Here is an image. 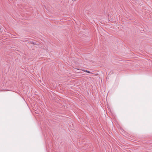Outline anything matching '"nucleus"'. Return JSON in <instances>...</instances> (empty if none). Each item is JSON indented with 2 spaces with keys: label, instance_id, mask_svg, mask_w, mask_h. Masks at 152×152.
Wrapping results in <instances>:
<instances>
[{
  "label": "nucleus",
  "instance_id": "obj_1",
  "mask_svg": "<svg viewBox=\"0 0 152 152\" xmlns=\"http://www.w3.org/2000/svg\"><path fill=\"white\" fill-rule=\"evenodd\" d=\"M84 72H87V73H89L90 74H92V73L91 72H90L89 71H88V70H82Z\"/></svg>",
  "mask_w": 152,
  "mask_h": 152
},
{
  "label": "nucleus",
  "instance_id": "obj_2",
  "mask_svg": "<svg viewBox=\"0 0 152 152\" xmlns=\"http://www.w3.org/2000/svg\"><path fill=\"white\" fill-rule=\"evenodd\" d=\"M31 44H33V45H38V44H36V42H31Z\"/></svg>",
  "mask_w": 152,
  "mask_h": 152
}]
</instances>
